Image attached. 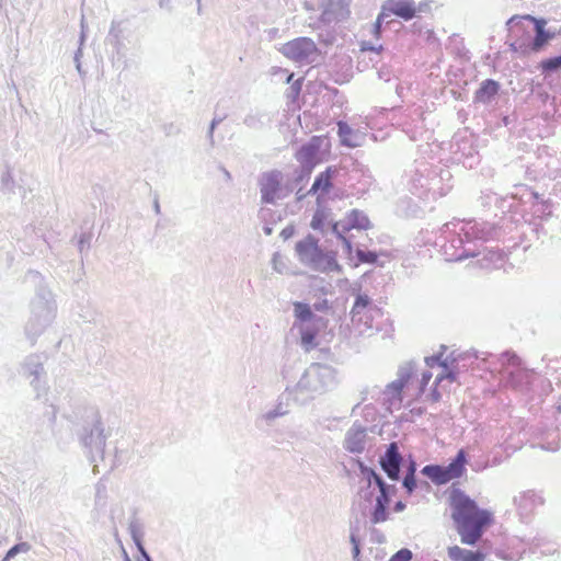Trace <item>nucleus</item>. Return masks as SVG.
<instances>
[{
    "instance_id": "42",
    "label": "nucleus",
    "mask_w": 561,
    "mask_h": 561,
    "mask_svg": "<svg viewBox=\"0 0 561 561\" xmlns=\"http://www.w3.org/2000/svg\"><path fill=\"white\" fill-rule=\"evenodd\" d=\"M425 363L428 367H433L435 364H438L444 369H447V363L446 360H442V354L425 357Z\"/></svg>"
},
{
    "instance_id": "17",
    "label": "nucleus",
    "mask_w": 561,
    "mask_h": 561,
    "mask_svg": "<svg viewBox=\"0 0 561 561\" xmlns=\"http://www.w3.org/2000/svg\"><path fill=\"white\" fill-rule=\"evenodd\" d=\"M336 252L335 251H329L324 252L323 250L320 252V255L312 264L311 268L313 271L320 272V273H336L342 274L343 267L336 260Z\"/></svg>"
},
{
    "instance_id": "29",
    "label": "nucleus",
    "mask_w": 561,
    "mask_h": 561,
    "mask_svg": "<svg viewBox=\"0 0 561 561\" xmlns=\"http://www.w3.org/2000/svg\"><path fill=\"white\" fill-rule=\"evenodd\" d=\"M357 261L353 262L352 265L357 267L362 263L368 264H377L378 263V254L375 251H365L363 249L357 248L355 251Z\"/></svg>"
},
{
    "instance_id": "2",
    "label": "nucleus",
    "mask_w": 561,
    "mask_h": 561,
    "mask_svg": "<svg viewBox=\"0 0 561 561\" xmlns=\"http://www.w3.org/2000/svg\"><path fill=\"white\" fill-rule=\"evenodd\" d=\"M35 284V294L30 301V317L24 325L26 339L34 344L53 324L57 316L55 295L48 288L39 273H31Z\"/></svg>"
},
{
    "instance_id": "39",
    "label": "nucleus",
    "mask_w": 561,
    "mask_h": 561,
    "mask_svg": "<svg viewBox=\"0 0 561 561\" xmlns=\"http://www.w3.org/2000/svg\"><path fill=\"white\" fill-rule=\"evenodd\" d=\"M402 486L405 489L408 494H412L416 489V477L405 473L402 479Z\"/></svg>"
},
{
    "instance_id": "3",
    "label": "nucleus",
    "mask_w": 561,
    "mask_h": 561,
    "mask_svg": "<svg viewBox=\"0 0 561 561\" xmlns=\"http://www.w3.org/2000/svg\"><path fill=\"white\" fill-rule=\"evenodd\" d=\"M334 385L335 369L325 364L313 363L305 370L295 386V399L306 403L329 391Z\"/></svg>"
},
{
    "instance_id": "63",
    "label": "nucleus",
    "mask_w": 561,
    "mask_h": 561,
    "mask_svg": "<svg viewBox=\"0 0 561 561\" xmlns=\"http://www.w3.org/2000/svg\"><path fill=\"white\" fill-rule=\"evenodd\" d=\"M81 57H82V47H79L77 49V51L75 53V57H73L75 64L81 62L80 61Z\"/></svg>"
},
{
    "instance_id": "24",
    "label": "nucleus",
    "mask_w": 561,
    "mask_h": 561,
    "mask_svg": "<svg viewBox=\"0 0 561 561\" xmlns=\"http://www.w3.org/2000/svg\"><path fill=\"white\" fill-rule=\"evenodd\" d=\"M348 228L357 230H367L370 228V221L365 213L358 209H353L346 217Z\"/></svg>"
},
{
    "instance_id": "1",
    "label": "nucleus",
    "mask_w": 561,
    "mask_h": 561,
    "mask_svg": "<svg viewBox=\"0 0 561 561\" xmlns=\"http://www.w3.org/2000/svg\"><path fill=\"white\" fill-rule=\"evenodd\" d=\"M451 518L462 543L474 546L492 523V513L479 508L476 501L462 490L454 488L449 494Z\"/></svg>"
},
{
    "instance_id": "52",
    "label": "nucleus",
    "mask_w": 561,
    "mask_h": 561,
    "mask_svg": "<svg viewBox=\"0 0 561 561\" xmlns=\"http://www.w3.org/2000/svg\"><path fill=\"white\" fill-rule=\"evenodd\" d=\"M432 378V373L428 370L423 371L422 380H421V390L423 391L425 386L430 382Z\"/></svg>"
},
{
    "instance_id": "38",
    "label": "nucleus",
    "mask_w": 561,
    "mask_h": 561,
    "mask_svg": "<svg viewBox=\"0 0 561 561\" xmlns=\"http://www.w3.org/2000/svg\"><path fill=\"white\" fill-rule=\"evenodd\" d=\"M405 383L400 379H396L387 386V391L391 392L393 398L401 399V391Z\"/></svg>"
},
{
    "instance_id": "9",
    "label": "nucleus",
    "mask_w": 561,
    "mask_h": 561,
    "mask_svg": "<svg viewBox=\"0 0 561 561\" xmlns=\"http://www.w3.org/2000/svg\"><path fill=\"white\" fill-rule=\"evenodd\" d=\"M284 174L279 170H270L263 172L259 178V187L261 202L263 204H276L277 199L285 198L289 191L283 186Z\"/></svg>"
},
{
    "instance_id": "33",
    "label": "nucleus",
    "mask_w": 561,
    "mask_h": 561,
    "mask_svg": "<svg viewBox=\"0 0 561 561\" xmlns=\"http://www.w3.org/2000/svg\"><path fill=\"white\" fill-rule=\"evenodd\" d=\"M337 134L341 138V142L345 146L353 147L354 145L347 140V136L352 134V128L345 122L337 123Z\"/></svg>"
},
{
    "instance_id": "31",
    "label": "nucleus",
    "mask_w": 561,
    "mask_h": 561,
    "mask_svg": "<svg viewBox=\"0 0 561 561\" xmlns=\"http://www.w3.org/2000/svg\"><path fill=\"white\" fill-rule=\"evenodd\" d=\"M128 529L135 545L142 541V526L136 518L130 520Z\"/></svg>"
},
{
    "instance_id": "40",
    "label": "nucleus",
    "mask_w": 561,
    "mask_h": 561,
    "mask_svg": "<svg viewBox=\"0 0 561 561\" xmlns=\"http://www.w3.org/2000/svg\"><path fill=\"white\" fill-rule=\"evenodd\" d=\"M350 541L352 543V556L354 561H359L360 547L359 539L357 538L355 531H351Z\"/></svg>"
},
{
    "instance_id": "13",
    "label": "nucleus",
    "mask_w": 561,
    "mask_h": 561,
    "mask_svg": "<svg viewBox=\"0 0 561 561\" xmlns=\"http://www.w3.org/2000/svg\"><path fill=\"white\" fill-rule=\"evenodd\" d=\"M320 144L314 137L308 144L304 145L296 153V160L300 163V175L298 180L309 176L319 162Z\"/></svg>"
},
{
    "instance_id": "26",
    "label": "nucleus",
    "mask_w": 561,
    "mask_h": 561,
    "mask_svg": "<svg viewBox=\"0 0 561 561\" xmlns=\"http://www.w3.org/2000/svg\"><path fill=\"white\" fill-rule=\"evenodd\" d=\"M317 333L314 330L309 328H300V344L306 352L317 347L316 342Z\"/></svg>"
},
{
    "instance_id": "55",
    "label": "nucleus",
    "mask_w": 561,
    "mask_h": 561,
    "mask_svg": "<svg viewBox=\"0 0 561 561\" xmlns=\"http://www.w3.org/2000/svg\"><path fill=\"white\" fill-rule=\"evenodd\" d=\"M416 469H417L416 462L412 458H410V461L407 466L405 473L413 476V474H415Z\"/></svg>"
},
{
    "instance_id": "4",
    "label": "nucleus",
    "mask_w": 561,
    "mask_h": 561,
    "mask_svg": "<svg viewBox=\"0 0 561 561\" xmlns=\"http://www.w3.org/2000/svg\"><path fill=\"white\" fill-rule=\"evenodd\" d=\"M105 428L98 410L91 408L85 411L84 424L79 432V439L87 449L88 457L93 465V471L99 472L98 460H104L106 446Z\"/></svg>"
},
{
    "instance_id": "7",
    "label": "nucleus",
    "mask_w": 561,
    "mask_h": 561,
    "mask_svg": "<svg viewBox=\"0 0 561 561\" xmlns=\"http://www.w3.org/2000/svg\"><path fill=\"white\" fill-rule=\"evenodd\" d=\"M466 463L467 454L463 449H459L455 458L447 466L426 465L422 468L421 473L437 485L446 484L454 479L462 477L466 471Z\"/></svg>"
},
{
    "instance_id": "41",
    "label": "nucleus",
    "mask_w": 561,
    "mask_h": 561,
    "mask_svg": "<svg viewBox=\"0 0 561 561\" xmlns=\"http://www.w3.org/2000/svg\"><path fill=\"white\" fill-rule=\"evenodd\" d=\"M413 553L408 548L398 550L391 558L390 561H411Z\"/></svg>"
},
{
    "instance_id": "11",
    "label": "nucleus",
    "mask_w": 561,
    "mask_h": 561,
    "mask_svg": "<svg viewBox=\"0 0 561 561\" xmlns=\"http://www.w3.org/2000/svg\"><path fill=\"white\" fill-rule=\"evenodd\" d=\"M503 375L506 382L513 388H522L529 383L531 370L524 367L522 359L513 352L501 355Z\"/></svg>"
},
{
    "instance_id": "16",
    "label": "nucleus",
    "mask_w": 561,
    "mask_h": 561,
    "mask_svg": "<svg viewBox=\"0 0 561 561\" xmlns=\"http://www.w3.org/2000/svg\"><path fill=\"white\" fill-rule=\"evenodd\" d=\"M381 10L390 14H394L405 21H410L415 16L416 7L413 0H387L383 2Z\"/></svg>"
},
{
    "instance_id": "35",
    "label": "nucleus",
    "mask_w": 561,
    "mask_h": 561,
    "mask_svg": "<svg viewBox=\"0 0 561 561\" xmlns=\"http://www.w3.org/2000/svg\"><path fill=\"white\" fill-rule=\"evenodd\" d=\"M31 550V545L26 541H22V542H19L16 545H14L13 547H11L8 551H7V559H13L15 556H18L19 553H26Z\"/></svg>"
},
{
    "instance_id": "44",
    "label": "nucleus",
    "mask_w": 561,
    "mask_h": 561,
    "mask_svg": "<svg viewBox=\"0 0 561 561\" xmlns=\"http://www.w3.org/2000/svg\"><path fill=\"white\" fill-rule=\"evenodd\" d=\"M388 18V13L383 12L381 10V12L379 13V15L377 16V20L374 24V27H373V33L376 37L380 36V33H381V24L383 23L385 19Z\"/></svg>"
},
{
    "instance_id": "15",
    "label": "nucleus",
    "mask_w": 561,
    "mask_h": 561,
    "mask_svg": "<svg viewBox=\"0 0 561 561\" xmlns=\"http://www.w3.org/2000/svg\"><path fill=\"white\" fill-rule=\"evenodd\" d=\"M321 251L322 249H320L318 240L311 234L296 243V252L299 261L309 267L312 266Z\"/></svg>"
},
{
    "instance_id": "50",
    "label": "nucleus",
    "mask_w": 561,
    "mask_h": 561,
    "mask_svg": "<svg viewBox=\"0 0 561 561\" xmlns=\"http://www.w3.org/2000/svg\"><path fill=\"white\" fill-rule=\"evenodd\" d=\"M136 547H137V550L139 551L141 558L145 560V561H152L149 553L147 552V550L145 549L144 545H142V541L141 542H137L136 543Z\"/></svg>"
},
{
    "instance_id": "6",
    "label": "nucleus",
    "mask_w": 561,
    "mask_h": 561,
    "mask_svg": "<svg viewBox=\"0 0 561 561\" xmlns=\"http://www.w3.org/2000/svg\"><path fill=\"white\" fill-rule=\"evenodd\" d=\"M350 3L351 0H318L317 5L306 2L307 10L321 11L319 18H309V26L320 28L347 19L351 14Z\"/></svg>"
},
{
    "instance_id": "61",
    "label": "nucleus",
    "mask_w": 561,
    "mask_h": 561,
    "mask_svg": "<svg viewBox=\"0 0 561 561\" xmlns=\"http://www.w3.org/2000/svg\"><path fill=\"white\" fill-rule=\"evenodd\" d=\"M357 465H358V469H359V471H360V473H362L363 476H365V474H366V472L368 471V469L370 468V467L366 466V465H365L363 461H360V460H358V461H357Z\"/></svg>"
},
{
    "instance_id": "27",
    "label": "nucleus",
    "mask_w": 561,
    "mask_h": 561,
    "mask_svg": "<svg viewBox=\"0 0 561 561\" xmlns=\"http://www.w3.org/2000/svg\"><path fill=\"white\" fill-rule=\"evenodd\" d=\"M294 313L296 319L301 322L310 321L314 317L311 307L308 304L301 301L294 302Z\"/></svg>"
},
{
    "instance_id": "14",
    "label": "nucleus",
    "mask_w": 561,
    "mask_h": 561,
    "mask_svg": "<svg viewBox=\"0 0 561 561\" xmlns=\"http://www.w3.org/2000/svg\"><path fill=\"white\" fill-rule=\"evenodd\" d=\"M368 427L355 421L346 431L343 448L351 454H362L366 448Z\"/></svg>"
},
{
    "instance_id": "32",
    "label": "nucleus",
    "mask_w": 561,
    "mask_h": 561,
    "mask_svg": "<svg viewBox=\"0 0 561 561\" xmlns=\"http://www.w3.org/2000/svg\"><path fill=\"white\" fill-rule=\"evenodd\" d=\"M327 220V213L324 209H317L312 216L310 227L313 230H322L324 221Z\"/></svg>"
},
{
    "instance_id": "43",
    "label": "nucleus",
    "mask_w": 561,
    "mask_h": 561,
    "mask_svg": "<svg viewBox=\"0 0 561 561\" xmlns=\"http://www.w3.org/2000/svg\"><path fill=\"white\" fill-rule=\"evenodd\" d=\"M344 253L346 254V257L348 259L350 263H353V243L350 238L345 237L341 240Z\"/></svg>"
},
{
    "instance_id": "30",
    "label": "nucleus",
    "mask_w": 561,
    "mask_h": 561,
    "mask_svg": "<svg viewBox=\"0 0 561 561\" xmlns=\"http://www.w3.org/2000/svg\"><path fill=\"white\" fill-rule=\"evenodd\" d=\"M543 72H553L561 69V54L541 61Z\"/></svg>"
},
{
    "instance_id": "51",
    "label": "nucleus",
    "mask_w": 561,
    "mask_h": 561,
    "mask_svg": "<svg viewBox=\"0 0 561 561\" xmlns=\"http://www.w3.org/2000/svg\"><path fill=\"white\" fill-rule=\"evenodd\" d=\"M382 49V46H374L371 43L369 42H363L362 43V50L363 51H366V50H370V51H376V53H379L380 50Z\"/></svg>"
},
{
    "instance_id": "19",
    "label": "nucleus",
    "mask_w": 561,
    "mask_h": 561,
    "mask_svg": "<svg viewBox=\"0 0 561 561\" xmlns=\"http://www.w3.org/2000/svg\"><path fill=\"white\" fill-rule=\"evenodd\" d=\"M500 83L493 79H485L480 83L479 89L474 93V102L489 104L499 93Z\"/></svg>"
},
{
    "instance_id": "53",
    "label": "nucleus",
    "mask_w": 561,
    "mask_h": 561,
    "mask_svg": "<svg viewBox=\"0 0 561 561\" xmlns=\"http://www.w3.org/2000/svg\"><path fill=\"white\" fill-rule=\"evenodd\" d=\"M379 473H377L373 468H369L368 471L366 472V474L364 476V478L367 480V484L371 485L373 484V480L378 476Z\"/></svg>"
},
{
    "instance_id": "18",
    "label": "nucleus",
    "mask_w": 561,
    "mask_h": 561,
    "mask_svg": "<svg viewBox=\"0 0 561 561\" xmlns=\"http://www.w3.org/2000/svg\"><path fill=\"white\" fill-rule=\"evenodd\" d=\"M336 173L337 170L335 167H328L323 172L316 176L311 188L308 191V194L314 195L319 192L324 194L328 193L332 187V179Z\"/></svg>"
},
{
    "instance_id": "25",
    "label": "nucleus",
    "mask_w": 561,
    "mask_h": 561,
    "mask_svg": "<svg viewBox=\"0 0 561 561\" xmlns=\"http://www.w3.org/2000/svg\"><path fill=\"white\" fill-rule=\"evenodd\" d=\"M523 20H529L534 23L535 33L546 32L545 26L547 24V21L542 18H535L529 14L523 16L514 15L506 22V25L508 27L517 26L518 24L522 23Z\"/></svg>"
},
{
    "instance_id": "64",
    "label": "nucleus",
    "mask_w": 561,
    "mask_h": 561,
    "mask_svg": "<svg viewBox=\"0 0 561 561\" xmlns=\"http://www.w3.org/2000/svg\"><path fill=\"white\" fill-rule=\"evenodd\" d=\"M404 508H405V503H403L402 501H398L394 504V511L396 512H402Z\"/></svg>"
},
{
    "instance_id": "58",
    "label": "nucleus",
    "mask_w": 561,
    "mask_h": 561,
    "mask_svg": "<svg viewBox=\"0 0 561 561\" xmlns=\"http://www.w3.org/2000/svg\"><path fill=\"white\" fill-rule=\"evenodd\" d=\"M300 90H301V81H300V80H296V81L291 84V87H290V91H291V93H294V94H296V95H297V94H299Z\"/></svg>"
},
{
    "instance_id": "12",
    "label": "nucleus",
    "mask_w": 561,
    "mask_h": 561,
    "mask_svg": "<svg viewBox=\"0 0 561 561\" xmlns=\"http://www.w3.org/2000/svg\"><path fill=\"white\" fill-rule=\"evenodd\" d=\"M403 462L404 458L399 450L397 442L390 443L379 458L380 468L392 481L400 480Z\"/></svg>"
},
{
    "instance_id": "34",
    "label": "nucleus",
    "mask_w": 561,
    "mask_h": 561,
    "mask_svg": "<svg viewBox=\"0 0 561 561\" xmlns=\"http://www.w3.org/2000/svg\"><path fill=\"white\" fill-rule=\"evenodd\" d=\"M332 233L336 236L337 239L342 240V238H345V233L351 230L348 228V224L346 220L344 221H334L331 225Z\"/></svg>"
},
{
    "instance_id": "21",
    "label": "nucleus",
    "mask_w": 561,
    "mask_h": 561,
    "mask_svg": "<svg viewBox=\"0 0 561 561\" xmlns=\"http://www.w3.org/2000/svg\"><path fill=\"white\" fill-rule=\"evenodd\" d=\"M396 494V492H388L385 493L383 500H381V506H379V502L375 503V506L370 514V522L371 524H380L388 519L389 512L388 507L391 501V497Z\"/></svg>"
},
{
    "instance_id": "36",
    "label": "nucleus",
    "mask_w": 561,
    "mask_h": 561,
    "mask_svg": "<svg viewBox=\"0 0 561 561\" xmlns=\"http://www.w3.org/2000/svg\"><path fill=\"white\" fill-rule=\"evenodd\" d=\"M414 367L412 363H405L399 367L398 379L403 381L405 385L410 380L413 374Z\"/></svg>"
},
{
    "instance_id": "47",
    "label": "nucleus",
    "mask_w": 561,
    "mask_h": 561,
    "mask_svg": "<svg viewBox=\"0 0 561 561\" xmlns=\"http://www.w3.org/2000/svg\"><path fill=\"white\" fill-rule=\"evenodd\" d=\"M446 370H447L446 373H443L436 377V379L434 381L435 385H438L444 379H449L450 381L456 380V374L453 370H448V368Z\"/></svg>"
},
{
    "instance_id": "45",
    "label": "nucleus",
    "mask_w": 561,
    "mask_h": 561,
    "mask_svg": "<svg viewBox=\"0 0 561 561\" xmlns=\"http://www.w3.org/2000/svg\"><path fill=\"white\" fill-rule=\"evenodd\" d=\"M379 490V495L376 497V502H379V506H381V500L385 497V493L388 492H397V486L394 484H383Z\"/></svg>"
},
{
    "instance_id": "56",
    "label": "nucleus",
    "mask_w": 561,
    "mask_h": 561,
    "mask_svg": "<svg viewBox=\"0 0 561 561\" xmlns=\"http://www.w3.org/2000/svg\"><path fill=\"white\" fill-rule=\"evenodd\" d=\"M437 385L434 383V388L431 390V393H430V397L432 399V401L434 402H438L442 398V394L439 393V391L437 390Z\"/></svg>"
},
{
    "instance_id": "22",
    "label": "nucleus",
    "mask_w": 561,
    "mask_h": 561,
    "mask_svg": "<svg viewBox=\"0 0 561 561\" xmlns=\"http://www.w3.org/2000/svg\"><path fill=\"white\" fill-rule=\"evenodd\" d=\"M448 557L453 561H484V554L480 551L462 549L458 546L448 548Z\"/></svg>"
},
{
    "instance_id": "59",
    "label": "nucleus",
    "mask_w": 561,
    "mask_h": 561,
    "mask_svg": "<svg viewBox=\"0 0 561 561\" xmlns=\"http://www.w3.org/2000/svg\"><path fill=\"white\" fill-rule=\"evenodd\" d=\"M387 482L383 480V478L378 474L374 480H373V484H375L378 489L381 488L383 484H386Z\"/></svg>"
},
{
    "instance_id": "5",
    "label": "nucleus",
    "mask_w": 561,
    "mask_h": 561,
    "mask_svg": "<svg viewBox=\"0 0 561 561\" xmlns=\"http://www.w3.org/2000/svg\"><path fill=\"white\" fill-rule=\"evenodd\" d=\"M352 296L354 304L350 311L351 322L360 335L370 336L374 331V314L379 312V308L367 293L362 291L360 286L352 288Z\"/></svg>"
},
{
    "instance_id": "49",
    "label": "nucleus",
    "mask_w": 561,
    "mask_h": 561,
    "mask_svg": "<svg viewBox=\"0 0 561 561\" xmlns=\"http://www.w3.org/2000/svg\"><path fill=\"white\" fill-rule=\"evenodd\" d=\"M89 248V236L85 233H82L78 241V248L79 251L82 253L84 248Z\"/></svg>"
},
{
    "instance_id": "46",
    "label": "nucleus",
    "mask_w": 561,
    "mask_h": 561,
    "mask_svg": "<svg viewBox=\"0 0 561 561\" xmlns=\"http://www.w3.org/2000/svg\"><path fill=\"white\" fill-rule=\"evenodd\" d=\"M370 488L371 485L367 484L358 491V496L368 503H370L373 499V491Z\"/></svg>"
},
{
    "instance_id": "20",
    "label": "nucleus",
    "mask_w": 561,
    "mask_h": 561,
    "mask_svg": "<svg viewBox=\"0 0 561 561\" xmlns=\"http://www.w3.org/2000/svg\"><path fill=\"white\" fill-rule=\"evenodd\" d=\"M289 413L288 403L284 402L280 398L273 409L266 411L257 419V422H263L266 426H272L277 417L285 416Z\"/></svg>"
},
{
    "instance_id": "28",
    "label": "nucleus",
    "mask_w": 561,
    "mask_h": 561,
    "mask_svg": "<svg viewBox=\"0 0 561 561\" xmlns=\"http://www.w3.org/2000/svg\"><path fill=\"white\" fill-rule=\"evenodd\" d=\"M553 37L554 33L549 31L535 33V37L530 43V49L535 53L540 51Z\"/></svg>"
},
{
    "instance_id": "54",
    "label": "nucleus",
    "mask_w": 561,
    "mask_h": 561,
    "mask_svg": "<svg viewBox=\"0 0 561 561\" xmlns=\"http://www.w3.org/2000/svg\"><path fill=\"white\" fill-rule=\"evenodd\" d=\"M313 308L317 310V311H324L329 308V302L327 299H323L321 301H318L313 305Z\"/></svg>"
},
{
    "instance_id": "60",
    "label": "nucleus",
    "mask_w": 561,
    "mask_h": 561,
    "mask_svg": "<svg viewBox=\"0 0 561 561\" xmlns=\"http://www.w3.org/2000/svg\"><path fill=\"white\" fill-rule=\"evenodd\" d=\"M357 465H358V469H359V471H360V473H362L363 476H365V474H366V472L368 471V469L370 468V467L366 466V465H365L363 461H360V460H358V461H357Z\"/></svg>"
},
{
    "instance_id": "23",
    "label": "nucleus",
    "mask_w": 561,
    "mask_h": 561,
    "mask_svg": "<svg viewBox=\"0 0 561 561\" xmlns=\"http://www.w3.org/2000/svg\"><path fill=\"white\" fill-rule=\"evenodd\" d=\"M536 494L533 491L520 492L514 496V504L516 505L519 515H528L534 507Z\"/></svg>"
},
{
    "instance_id": "62",
    "label": "nucleus",
    "mask_w": 561,
    "mask_h": 561,
    "mask_svg": "<svg viewBox=\"0 0 561 561\" xmlns=\"http://www.w3.org/2000/svg\"><path fill=\"white\" fill-rule=\"evenodd\" d=\"M2 182L5 186L9 185V182H12L11 173L8 171L2 175Z\"/></svg>"
},
{
    "instance_id": "48",
    "label": "nucleus",
    "mask_w": 561,
    "mask_h": 561,
    "mask_svg": "<svg viewBox=\"0 0 561 561\" xmlns=\"http://www.w3.org/2000/svg\"><path fill=\"white\" fill-rule=\"evenodd\" d=\"M222 122V118L221 117H214L211 123H210V126H209V129H208V133H207V136L210 140V142L213 144L214 142V131H215V128Z\"/></svg>"
},
{
    "instance_id": "8",
    "label": "nucleus",
    "mask_w": 561,
    "mask_h": 561,
    "mask_svg": "<svg viewBox=\"0 0 561 561\" xmlns=\"http://www.w3.org/2000/svg\"><path fill=\"white\" fill-rule=\"evenodd\" d=\"M46 356L44 354H30L20 364L19 374L30 380V386L39 398L46 393V370L44 363Z\"/></svg>"
},
{
    "instance_id": "57",
    "label": "nucleus",
    "mask_w": 561,
    "mask_h": 561,
    "mask_svg": "<svg viewBox=\"0 0 561 561\" xmlns=\"http://www.w3.org/2000/svg\"><path fill=\"white\" fill-rule=\"evenodd\" d=\"M85 41V25H84V19L81 20V34L79 39V47H82Z\"/></svg>"
},
{
    "instance_id": "10",
    "label": "nucleus",
    "mask_w": 561,
    "mask_h": 561,
    "mask_svg": "<svg viewBox=\"0 0 561 561\" xmlns=\"http://www.w3.org/2000/svg\"><path fill=\"white\" fill-rule=\"evenodd\" d=\"M279 51L294 62L309 65L314 61L318 55V47L309 37H297L285 43L279 48Z\"/></svg>"
},
{
    "instance_id": "37",
    "label": "nucleus",
    "mask_w": 561,
    "mask_h": 561,
    "mask_svg": "<svg viewBox=\"0 0 561 561\" xmlns=\"http://www.w3.org/2000/svg\"><path fill=\"white\" fill-rule=\"evenodd\" d=\"M119 26L121 22L112 21L108 37L113 41L115 45L121 44L122 30Z\"/></svg>"
}]
</instances>
